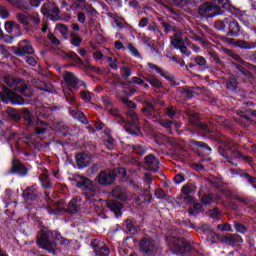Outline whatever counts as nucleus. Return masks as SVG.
Instances as JSON below:
<instances>
[{
	"label": "nucleus",
	"instance_id": "1",
	"mask_svg": "<svg viewBox=\"0 0 256 256\" xmlns=\"http://www.w3.org/2000/svg\"><path fill=\"white\" fill-rule=\"evenodd\" d=\"M120 100L124 105L129 107V110L126 112L128 122L125 125V129L130 135H137L139 133V117L137 116V113H135V103L133 101H129L127 98H121Z\"/></svg>",
	"mask_w": 256,
	"mask_h": 256
},
{
	"label": "nucleus",
	"instance_id": "2",
	"mask_svg": "<svg viewBox=\"0 0 256 256\" xmlns=\"http://www.w3.org/2000/svg\"><path fill=\"white\" fill-rule=\"evenodd\" d=\"M4 82L8 87H10V89L21 93L22 95H24V97H31V95H33V92L31 91V89H29V87H27V84H25V81L23 79L7 75L4 77Z\"/></svg>",
	"mask_w": 256,
	"mask_h": 256
},
{
	"label": "nucleus",
	"instance_id": "3",
	"mask_svg": "<svg viewBox=\"0 0 256 256\" xmlns=\"http://www.w3.org/2000/svg\"><path fill=\"white\" fill-rule=\"evenodd\" d=\"M166 243L172 253H188V251H191V244L183 238L168 236L166 237Z\"/></svg>",
	"mask_w": 256,
	"mask_h": 256
},
{
	"label": "nucleus",
	"instance_id": "4",
	"mask_svg": "<svg viewBox=\"0 0 256 256\" xmlns=\"http://www.w3.org/2000/svg\"><path fill=\"white\" fill-rule=\"evenodd\" d=\"M76 182V187L79 189H85V195L88 199L91 201V197H95L97 195V190H95V185L93 184V181H91L89 178L84 177L82 175L76 176L74 179Z\"/></svg>",
	"mask_w": 256,
	"mask_h": 256
},
{
	"label": "nucleus",
	"instance_id": "5",
	"mask_svg": "<svg viewBox=\"0 0 256 256\" xmlns=\"http://www.w3.org/2000/svg\"><path fill=\"white\" fill-rule=\"evenodd\" d=\"M117 173L121 177H125V168H119L118 170H104L98 174V183L99 185H111L117 177Z\"/></svg>",
	"mask_w": 256,
	"mask_h": 256
},
{
	"label": "nucleus",
	"instance_id": "6",
	"mask_svg": "<svg viewBox=\"0 0 256 256\" xmlns=\"http://www.w3.org/2000/svg\"><path fill=\"white\" fill-rule=\"evenodd\" d=\"M41 13L49 17L51 21H59L61 19V10L55 3L47 2L41 7Z\"/></svg>",
	"mask_w": 256,
	"mask_h": 256
},
{
	"label": "nucleus",
	"instance_id": "7",
	"mask_svg": "<svg viewBox=\"0 0 256 256\" xmlns=\"http://www.w3.org/2000/svg\"><path fill=\"white\" fill-rule=\"evenodd\" d=\"M36 243L39 247L48 251V253H52V255H55V249H57V244L49 240L47 232L41 231L38 235Z\"/></svg>",
	"mask_w": 256,
	"mask_h": 256
},
{
	"label": "nucleus",
	"instance_id": "8",
	"mask_svg": "<svg viewBox=\"0 0 256 256\" xmlns=\"http://www.w3.org/2000/svg\"><path fill=\"white\" fill-rule=\"evenodd\" d=\"M198 13L201 17H215L221 14V8L211 2H206L199 7Z\"/></svg>",
	"mask_w": 256,
	"mask_h": 256
},
{
	"label": "nucleus",
	"instance_id": "9",
	"mask_svg": "<svg viewBox=\"0 0 256 256\" xmlns=\"http://www.w3.org/2000/svg\"><path fill=\"white\" fill-rule=\"evenodd\" d=\"M91 247L96 256H109V254L111 253V251L109 250V247H107L105 242L99 239H94L91 242Z\"/></svg>",
	"mask_w": 256,
	"mask_h": 256
},
{
	"label": "nucleus",
	"instance_id": "10",
	"mask_svg": "<svg viewBox=\"0 0 256 256\" xmlns=\"http://www.w3.org/2000/svg\"><path fill=\"white\" fill-rule=\"evenodd\" d=\"M5 31L8 32L9 35H11L12 39H15L17 37H21L23 35V32L21 31V26L19 23L9 20L6 21L4 24Z\"/></svg>",
	"mask_w": 256,
	"mask_h": 256
},
{
	"label": "nucleus",
	"instance_id": "11",
	"mask_svg": "<svg viewBox=\"0 0 256 256\" xmlns=\"http://www.w3.org/2000/svg\"><path fill=\"white\" fill-rule=\"evenodd\" d=\"M2 100L6 101V103L10 101L12 105H25L27 103L21 96L11 90H7L2 94Z\"/></svg>",
	"mask_w": 256,
	"mask_h": 256
},
{
	"label": "nucleus",
	"instance_id": "12",
	"mask_svg": "<svg viewBox=\"0 0 256 256\" xmlns=\"http://www.w3.org/2000/svg\"><path fill=\"white\" fill-rule=\"evenodd\" d=\"M64 81L66 85L70 86L71 89H79V87H83L85 85V82L79 80L75 74L72 72H66L64 74Z\"/></svg>",
	"mask_w": 256,
	"mask_h": 256
},
{
	"label": "nucleus",
	"instance_id": "13",
	"mask_svg": "<svg viewBox=\"0 0 256 256\" xmlns=\"http://www.w3.org/2000/svg\"><path fill=\"white\" fill-rule=\"evenodd\" d=\"M155 247H157V244L155 243V240L151 238H143L140 241V249L144 253H153V251H155Z\"/></svg>",
	"mask_w": 256,
	"mask_h": 256
},
{
	"label": "nucleus",
	"instance_id": "14",
	"mask_svg": "<svg viewBox=\"0 0 256 256\" xmlns=\"http://www.w3.org/2000/svg\"><path fill=\"white\" fill-rule=\"evenodd\" d=\"M33 54V45L29 40H23L19 44V49L17 55L25 56V55H32Z\"/></svg>",
	"mask_w": 256,
	"mask_h": 256
},
{
	"label": "nucleus",
	"instance_id": "15",
	"mask_svg": "<svg viewBox=\"0 0 256 256\" xmlns=\"http://www.w3.org/2000/svg\"><path fill=\"white\" fill-rule=\"evenodd\" d=\"M145 163L148 171H159V159L153 154H149L145 157Z\"/></svg>",
	"mask_w": 256,
	"mask_h": 256
},
{
	"label": "nucleus",
	"instance_id": "16",
	"mask_svg": "<svg viewBox=\"0 0 256 256\" xmlns=\"http://www.w3.org/2000/svg\"><path fill=\"white\" fill-rule=\"evenodd\" d=\"M112 197L120 201H129V199H131V193L125 191L121 186H118L112 190Z\"/></svg>",
	"mask_w": 256,
	"mask_h": 256
},
{
	"label": "nucleus",
	"instance_id": "17",
	"mask_svg": "<svg viewBox=\"0 0 256 256\" xmlns=\"http://www.w3.org/2000/svg\"><path fill=\"white\" fill-rule=\"evenodd\" d=\"M112 197L120 201H129V199H131V193L125 191L121 186H118L112 190Z\"/></svg>",
	"mask_w": 256,
	"mask_h": 256
},
{
	"label": "nucleus",
	"instance_id": "18",
	"mask_svg": "<svg viewBox=\"0 0 256 256\" xmlns=\"http://www.w3.org/2000/svg\"><path fill=\"white\" fill-rule=\"evenodd\" d=\"M188 119L190 123H192V125L199 127L200 129H202V131H205L206 133H209V131H211V128H209L208 125L204 124L203 122H201V120H199V114L197 113L189 114Z\"/></svg>",
	"mask_w": 256,
	"mask_h": 256
},
{
	"label": "nucleus",
	"instance_id": "19",
	"mask_svg": "<svg viewBox=\"0 0 256 256\" xmlns=\"http://www.w3.org/2000/svg\"><path fill=\"white\" fill-rule=\"evenodd\" d=\"M76 163L79 169H85L91 164V156L85 153H79L76 155Z\"/></svg>",
	"mask_w": 256,
	"mask_h": 256
},
{
	"label": "nucleus",
	"instance_id": "20",
	"mask_svg": "<svg viewBox=\"0 0 256 256\" xmlns=\"http://www.w3.org/2000/svg\"><path fill=\"white\" fill-rule=\"evenodd\" d=\"M107 207L110 211H113L115 217H121V209H123V204L117 200H109L107 202Z\"/></svg>",
	"mask_w": 256,
	"mask_h": 256
},
{
	"label": "nucleus",
	"instance_id": "21",
	"mask_svg": "<svg viewBox=\"0 0 256 256\" xmlns=\"http://www.w3.org/2000/svg\"><path fill=\"white\" fill-rule=\"evenodd\" d=\"M226 245H234L235 243H243V238L239 234H228L221 239Z\"/></svg>",
	"mask_w": 256,
	"mask_h": 256
},
{
	"label": "nucleus",
	"instance_id": "22",
	"mask_svg": "<svg viewBox=\"0 0 256 256\" xmlns=\"http://www.w3.org/2000/svg\"><path fill=\"white\" fill-rule=\"evenodd\" d=\"M239 31H241V26H239V22L231 20L228 23V35L230 37H237V35H239Z\"/></svg>",
	"mask_w": 256,
	"mask_h": 256
},
{
	"label": "nucleus",
	"instance_id": "23",
	"mask_svg": "<svg viewBox=\"0 0 256 256\" xmlns=\"http://www.w3.org/2000/svg\"><path fill=\"white\" fill-rule=\"evenodd\" d=\"M11 173H17L18 175H25L27 173V168L21 162L14 160L12 162Z\"/></svg>",
	"mask_w": 256,
	"mask_h": 256
},
{
	"label": "nucleus",
	"instance_id": "24",
	"mask_svg": "<svg viewBox=\"0 0 256 256\" xmlns=\"http://www.w3.org/2000/svg\"><path fill=\"white\" fill-rule=\"evenodd\" d=\"M142 113L148 117H157L155 107L150 102H146V106L142 108Z\"/></svg>",
	"mask_w": 256,
	"mask_h": 256
},
{
	"label": "nucleus",
	"instance_id": "25",
	"mask_svg": "<svg viewBox=\"0 0 256 256\" xmlns=\"http://www.w3.org/2000/svg\"><path fill=\"white\" fill-rule=\"evenodd\" d=\"M52 236L54 237V239H56V241H58L59 245H63L64 247H68V245L71 243V241L61 236V233L59 231H54Z\"/></svg>",
	"mask_w": 256,
	"mask_h": 256
},
{
	"label": "nucleus",
	"instance_id": "26",
	"mask_svg": "<svg viewBox=\"0 0 256 256\" xmlns=\"http://www.w3.org/2000/svg\"><path fill=\"white\" fill-rule=\"evenodd\" d=\"M236 47L240 49H255L256 42H247L245 40H238L236 41Z\"/></svg>",
	"mask_w": 256,
	"mask_h": 256
},
{
	"label": "nucleus",
	"instance_id": "27",
	"mask_svg": "<svg viewBox=\"0 0 256 256\" xmlns=\"http://www.w3.org/2000/svg\"><path fill=\"white\" fill-rule=\"evenodd\" d=\"M41 185L44 189H49L51 187V184L49 182V177L47 176V170H42V174L39 176Z\"/></svg>",
	"mask_w": 256,
	"mask_h": 256
},
{
	"label": "nucleus",
	"instance_id": "28",
	"mask_svg": "<svg viewBox=\"0 0 256 256\" xmlns=\"http://www.w3.org/2000/svg\"><path fill=\"white\" fill-rule=\"evenodd\" d=\"M196 189L197 186H195V183L190 182L182 187V193L183 195H191V193H195Z\"/></svg>",
	"mask_w": 256,
	"mask_h": 256
},
{
	"label": "nucleus",
	"instance_id": "29",
	"mask_svg": "<svg viewBox=\"0 0 256 256\" xmlns=\"http://www.w3.org/2000/svg\"><path fill=\"white\" fill-rule=\"evenodd\" d=\"M233 157L235 159H242L243 161H245L246 163H248V165H251V167H253V158L249 157V156H245L243 155L241 152L239 151H235L233 152Z\"/></svg>",
	"mask_w": 256,
	"mask_h": 256
},
{
	"label": "nucleus",
	"instance_id": "30",
	"mask_svg": "<svg viewBox=\"0 0 256 256\" xmlns=\"http://www.w3.org/2000/svg\"><path fill=\"white\" fill-rule=\"evenodd\" d=\"M147 67L150 73H158L159 75H161V77H165V72L158 65L148 62Z\"/></svg>",
	"mask_w": 256,
	"mask_h": 256
},
{
	"label": "nucleus",
	"instance_id": "31",
	"mask_svg": "<svg viewBox=\"0 0 256 256\" xmlns=\"http://www.w3.org/2000/svg\"><path fill=\"white\" fill-rule=\"evenodd\" d=\"M171 45L175 47V49H179L183 46V36L179 34H175L174 37L171 40Z\"/></svg>",
	"mask_w": 256,
	"mask_h": 256
},
{
	"label": "nucleus",
	"instance_id": "32",
	"mask_svg": "<svg viewBox=\"0 0 256 256\" xmlns=\"http://www.w3.org/2000/svg\"><path fill=\"white\" fill-rule=\"evenodd\" d=\"M192 145L199 147L200 151H205L206 155H211V147H209L207 144L199 141H192Z\"/></svg>",
	"mask_w": 256,
	"mask_h": 256
},
{
	"label": "nucleus",
	"instance_id": "33",
	"mask_svg": "<svg viewBox=\"0 0 256 256\" xmlns=\"http://www.w3.org/2000/svg\"><path fill=\"white\" fill-rule=\"evenodd\" d=\"M22 112L24 114V121L28 127H32L33 125V118H31V112L29 108H23Z\"/></svg>",
	"mask_w": 256,
	"mask_h": 256
},
{
	"label": "nucleus",
	"instance_id": "34",
	"mask_svg": "<svg viewBox=\"0 0 256 256\" xmlns=\"http://www.w3.org/2000/svg\"><path fill=\"white\" fill-rule=\"evenodd\" d=\"M6 113L8 117H10V119H14V121H19V119H21L19 112L14 108L8 107L6 109Z\"/></svg>",
	"mask_w": 256,
	"mask_h": 256
},
{
	"label": "nucleus",
	"instance_id": "35",
	"mask_svg": "<svg viewBox=\"0 0 256 256\" xmlns=\"http://www.w3.org/2000/svg\"><path fill=\"white\" fill-rule=\"evenodd\" d=\"M226 87L229 91H237L238 83L237 79L230 77L226 81Z\"/></svg>",
	"mask_w": 256,
	"mask_h": 256
},
{
	"label": "nucleus",
	"instance_id": "36",
	"mask_svg": "<svg viewBox=\"0 0 256 256\" xmlns=\"http://www.w3.org/2000/svg\"><path fill=\"white\" fill-rule=\"evenodd\" d=\"M207 241H210V243H217V241H221V234L215 233V231H210L209 234H207Z\"/></svg>",
	"mask_w": 256,
	"mask_h": 256
},
{
	"label": "nucleus",
	"instance_id": "37",
	"mask_svg": "<svg viewBox=\"0 0 256 256\" xmlns=\"http://www.w3.org/2000/svg\"><path fill=\"white\" fill-rule=\"evenodd\" d=\"M56 29H58L60 35H62V37L64 39H67V37L69 35V28L67 27V25H65V24H57L56 25Z\"/></svg>",
	"mask_w": 256,
	"mask_h": 256
},
{
	"label": "nucleus",
	"instance_id": "38",
	"mask_svg": "<svg viewBox=\"0 0 256 256\" xmlns=\"http://www.w3.org/2000/svg\"><path fill=\"white\" fill-rule=\"evenodd\" d=\"M16 19L21 25H24V27H29V16L19 13L16 15Z\"/></svg>",
	"mask_w": 256,
	"mask_h": 256
},
{
	"label": "nucleus",
	"instance_id": "39",
	"mask_svg": "<svg viewBox=\"0 0 256 256\" xmlns=\"http://www.w3.org/2000/svg\"><path fill=\"white\" fill-rule=\"evenodd\" d=\"M227 23H229V19L218 20L215 22L214 27L218 29V31H225L227 28Z\"/></svg>",
	"mask_w": 256,
	"mask_h": 256
},
{
	"label": "nucleus",
	"instance_id": "40",
	"mask_svg": "<svg viewBox=\"0 0 256 256\" xmlns=\"http://www.w3.org/2000/svg\"><path fill=\"white\" fill-rule=\"evenodd\" d=\"M104 135H106V147H108V149H113L115 145V139L111 137V134H109V131H104Z\"/></svg>",
	"mask_w": 256,
	"mask_h": 256
},
{
	"label": "nucleus",
	"instance_id": "41",
	"mask_svg": "<svg viewBox=\"0 0 256 256\" xmlns=\"http://www.w3.org/2000/svg\"><path fill=\"white\" fill-rule=\"evenodd\" d=\"M194 62L196 65H199V67H202V69H207V60L203 56H196Z\"/></svg>",
	"mask_w": 256,
	"mask_h": 256
},
{
	"label": "nucleus",
	"instance_id": "42",
	"mask_svg": "<svg viewBox=\"0 0 256 256\" xmlns=\"http://www.w3.org/2000/svg\"><path fill=\"white\" fill-rule=\"evenodd\" d=\"M132 151L136 155H145V153H147V148H145L143 145H135L132 147Z\"/></svg>",
	"mask_w": 256,
	"mask_h": 256
},
{
	"label": "nucleus",
	"instance_id": "43",
	"mask_svg": "<svg viewBox=\"0 0 256 256\" xmlns=\"http://www.w3.org/2000/svg\"><path fill=\"white\" fill-rule=\"evenodd\" d=\"M64 96L66 97V101L68 103H75V94L71 91V88L68 90H64Z\"/></svg>",
	"mask_w": 256,
	"mask_h": 256
},
{
	"label": "nucleus",
	"instance_id": "44",
	"mask_svg": "<svg viewBox=\"0 0 256 256\" xmlns=\"http://www.w3.org/2000/svg\"><path fill=\"white\" fill-rule=\"evenodd\" d=\"M68 211L70 213H77L79 207L77 206V199H72L68 204Z\"/></svg>",
	"mask_w": 256,
	"mask_h": 256
},
{
	"label": "nucleus",
	"instance_id": "45",
	"mask_svg": "<svg viewBox=\"0 0 256 256\" xmlns=\"http://www.w3.org/2000/svg\"><path fill=\"white\" fill-rule=\"evenodd\" d=\"M120 73L123 79H129L131 77V68L122 66L120 67Z\"/></svg>",
	"mask_w": 256,
	"mask_h": 256
},
{
	"label": "nucleus",
	"instance_id": "46",
	"mask_svg": "<svg viewBox=\"0 0 256 256\" xmlns=\"http://www.w3.org/2000/svg\"><path fill=\"white\" fill-rule=\"evenodd\" d=\"M36 83V87L38 89H40L41 91H47L48 93H52L53 90H51V88H49V84L45 83V82H35Z\"/></svg>",
	"mask_w": 256,
	"mask_h": 256
},
{
	"label": "nucleus",
	"instance_id": "47",
	"mask_svg": "<svg viewBox=\"0 0 256 256\" xmlns=\"http://www.w3.org/2000/svg\"><path fill=\"white\" fill-rule=\"evenodd\" d=\"M128 50L131 53V55H133V57L141 59V53H139V50L133 44H128Z\"/></svg>",
	"mask_w": 256,
	"mask_h": 256
},
{
	"label": "nucleus",
	"instance_id": "48",
	"mask_svg": "<svg viewBox=\"0 0 256 256\" xmlns=\"http://www.w3.org/2000/svg\"><path fill=\"white\" fill-rule=\"evenodd\" d=\"M81 41H83V39L79 37V35L75 33L71 34V43L74 45V47H79L81 45Z\"/></svg>",
	"mask_w": 256,
	"mask_h": 256
},
{
	"label": "nucleus",
	"instance_id": "49",
	"mask_svg": "<svg viewBox=\"0 0 256 256\" xmlns=\"http://www.w3.org/2000/svg\"><path fill=\"white\" fill-rule=\"evenodd\" d=\"M67 57L75 61L77 65H83V60L77 55V53L70 52L67 54Z\"/></svg>",
	"mask_w": 256,
	"mask_h": 256
},
{
	"label": "nucleus",
	"instance_id": "50",
	"mask_svg": "<svg viewBox=\"0 0 256 256\" xmlns=\"http://www.w3.org/2000/svg\"><path fill=\"white\" fill-rule=\"evenodd\" d=\"M146 81H148V83H150V85H152V87H156V89H159V87H162V83L161 81H159V79L155 78V77H150L147 78Z\"/></svg>",
	"mask_w": 256,
	"mask_h": 256
},
{
	"label": "nucleus",
	"instance_id": "51",
	"mask_svg": "<svg viewBox=\"0 0 256 256\" xmlns=\"http://www.w3.org/2000/svg\"><path fill=\"white\" fill-rule=\"evenodd\" d=\"M9 10L4 5H0V17L1 19H9L10 17Z\"/></svg>",
	"mask_w": 256,
	"mask_h": 256
},
{
	"label": "nucleus",
	"instance_id": "52",
	"mask_svg": "<svg viewBox=\"0 0 256 256\" xmlns=\"http://www.w3.org/2000/svg\"><path fill=\"white\" fill-rule=\"evenodd\" d=\"M214 3H219V5H222L223 9L231 10V3H229V0H212Z\"/></svg>",
	"mask_w": 256,
	"mask_h": 256
},
{
	"label": "nucleus",
	"instance_id": "53",
	"mask_svg": "<svg viewBox=\"0 0 256 256\" xmlns=\"http://www.w3.org/2000/svg\"><path fill=\"white\" fill-rule=\"evenodd\" d=\"M234 229L237 231V233H242V234L247 233V227H245V225L241 223H235Z\"/></svg>",
	"mask_w": 256,
	"mask_h": 256
},
{
	"label": "nucleus",
	"instance_id": "54",
	"mask_svg": "<svg viewBox=\"0 0 256 256\" xmlns=\"http://www.w3.org/2000/svg\"><path fill=\"white\" fill-rule=\"evenodd\" d=\"M213 202V196L211 194H205L202 197V203L203 205H211Z\"/></svg>",
	"mask_w": 256,
	"mask_h": 256
},
{
	"label": "nucleus",
	"instance_id": "55",
	"mask_svg": "<svg viewBox=\"0 0 256 256\" xmlns=\"http://www.w3.org/2000/svg\"><path fill=\"white\" fill-rule=\"evenodd\" d=\"M22 195L25 201H31V199H33V193L31 192V188H26Z\"/></svg>",
	"mask_w": 256,
	"mask_h": 256
},
{
	"label": "nucleus",
	"instance_id": "56",
	"mask_svg": "<svg viewBox=\"0 0 256 256\" xmlns=\"http://www.w3.org/2000/svg\"><path fill=\"white\" fill-rule=\"evenodd\" d=\"M40 124L42 125V127H37L36 128V134L37 135H43V133L47 132V123L40 122Z\"/></svg>",
	"mask_w": 256,
	"mask_h": 256
},
{
	"label": "nucleus",
	"instance_id": "57",
	"mask_svg": "<svg viewBox=\"0 0 256 256\" xmlns=\"http://www.w3.org/2000/svg\"><path fill=\"white\" fill-rule=\"evenodd\" d=\"M217 228L219 229V231H230L233 232V227H231V224H219L217 226Z\"/></svg>",
	"mask_w": 256,
	"mask_h": 256
},
{
	"label": "nucleus",
	"instance_id": "58",
	"mask_svg": "<svg viewBox=\"0 0 256 256\" xmlns=\"http://www.w3.org/2000/svg\"><path fill=\"white\" fill-rule=\"evenodd\" d=\"M126 227H127V230L132 233V234H135L137 233V229L135 228V226H133V221L131 220H126Z\"/></svg>",
	"mask_w": 256,
	"mask_h": 256
},
{
	"label": "nucleus",
	"instance_id": "59",
	"mask_svg": "<svg viewBox=\"0 0 256 256\" xmlns=\"http://www.w3.org/2000/svg\"><path fill=\"white\" fill-rule=\"evenodd\" d=\"M81 99H83V101H86V103H89L91 99H93V94H91L90 92H81Z\"/></svg>",
	"mask_w": 256,
	"mask_h": 256
},
{
	"label": "nucleus",
	"instance_id": "60",
	"mask_svg": "<svg viewBox=\"0 0 256 256\" xmlns=\"http://www.w3.org/2000/svg\"><path fill=\"white\" fill-rule=\"evenodd\" d=\"M209 217H212V219H219V215H221V212H219V208L210 210L208 212Z\"/></svg>",
	"mask_w": 256,
	"mask_h": 256
},
{
	"label": "nucleus",
	"instance_id": "61",
	"mask_svg": "<svg viewBox=\"0 0 256 256\" xmlns=\"http://www.w3.org/2000/svg\"><path fill=\"white\" fill-rule=\"evenodd\" d=\"M48 39L52 45H61V41H59L51 32L48 34Z\"/></svg>",
	"mask_w": 256,
	"mask_h": 256
},
{
	"label": "nucleus",
	"instance_id": "62",
	"mask_svg": "<svg viewBox=\"0 0 256 256\" xmlns=\"http://www.w3.org/2000/svg\"><path fill=\"white\" fill-rule=\"evenodd\" d=\"M160 125L164 127L165 129H171V125H173V122L170 120H158Z\"/></svg>",
	"mask_w": 256,
	"mask_h": 256
},
{
	"label": "nucleus",
	"instance_id": "63",
	"mask_svg": "<svg viewBox=\"0 0 256 256\" xmlns=\"http://www.w3.org/2000/svg\"><path fill=\"white\" fill-rule=\"evenodd\" d=\"M148 31H153V33H155V35H161V30L158 29L157 25H155V23L150 24L148 26Z\"/></svg>",
	"mask_w": 256,
	"mask_h": 256
},
{
	"label": "nucleus",
	"instance_id": "64",
	"mask_svg": "<svg viewBox=\"0 0 256 256\" xmlns=\"http://www.w3.org/2000/svg\"><path fill=\"white\" fill-rule=\"evenodd\" d=\"M147 25H149V19L147 17H143L138 23V27H140V29H144Z\"/></svg>",
	"mask_w": 256,
	"mask_h": 256
}]
</instances>
